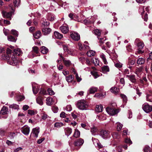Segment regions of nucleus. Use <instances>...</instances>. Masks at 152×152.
Segmentation results:
<instances>
[{
  "mask_svg": "<svg viewBox=\"0 0 152 152\" xmlns=\"http://www.w3.org/2000/svg\"><path fill=\"white\" fill-rule=\"evenodd\" d=\"M66 79L68 82H71L73 81L74 77L72 75H70L66 77Z\"/></svg>",
  "mask_w": 152,
  "mask_h": 152,
  "instance_id": "obj_37",
  "label": "nucleus"
},
{
  "mask_svg": "<svg viewBox=\"0 0 152 152\" xmlns=\"http://www.w3.org/2000/svg\"><path fill=\"white\" fill-rule=\"evenodd\" d=\"M102 69L103 72L104 73H106L107 72H109L110 70L108 66L107 65L104 66L102 67Z\"/></svg>",
  "mask_w": 152,
  "mask_h": 152,
  "instance_id": "obj_25",
  "label": "nucleus"
},
{
  "mask_svg": "<svg viewBox=\"0 0 152 152\" xmlns=\"http://www.w3.org/2000/svg\"><path fill=\"white\" fill-rule=\"evenodd\" d=\"M63 124L62 123H56L54 125L55 127L59 128L62 126Z\"/></svg>",
  "mask_w": 152,
  "mask_h": 152,
  "instance_id": "obj_48",
  "label": "nucleus"
},
{
  "mask_svg": "<svg viewBox=\"0 0 152 152\" xmlns=\"http://www.w3.org/2000/svg\"><path fill=\"white\" fill-rule=\"evenodd\" d=\"M112 136L114 138L118 139L120 137L119 135L117 132L113 133L112 134Z\"/></svg>",
  "mask_w": 152,
  "mask_h": 152,
  "instance_id": "obj_46",
  "label": "nucleus"
},
{
  "mask_svg": "<svg viewBox=\"0 0 152 152\" xmlns=\"http://www.w3.org/2000/svg\"><path fill=\"white\" fill-rule=\"evenodd\" d=\"M42 31L45 35H47L50 33L51 31V29L49 28H43Z\"/></svg>",
  "mask_w": 152,
  "mask_h": 152,
  "instance_id": "obj_22",
  "label": "nucleus"
},
{
  "mask_svg": "<svg viewBox=\"0 0 152 152\" xmlns=\"http://www.w3.org/2000/svg\"><path fill=\"white\" fill-rule=\"evenodd\" d=\"M139 12L141 13V15L142 18H143L144 21H147L148 17V15L146 13L143 16V14L144 13V9L143 7H141L139 9Z\"/></svg>",
  "mask_w": 152,
  "mask_h": 152,
  "instance_id": "obj_11",
  "label": "nucleus"
},
{
  "mask_svg": "<svg viewBox=\"0 0 152 152\" xmlns=\"http://www.w3.org/2000/svg\"><path fill=\"white\" fill-rule=\"evenodd\" d=\"M46 104L50 105L53 103V99L51 97H48L46 99Z\"/></svg>",
  "mask_w": 152,
  "mask_h": 152,
  "instance_id": "obj_23",
  "label": "nucleus"
},
{
  "mask_svg": "<svg viewBox=\"0 0 152 152\" xmlns=\"http://www.w3.org/2000/svg\"><path fill=\"white\" fill-rule=\"evenodd\" d=\"M54 35L55 37L58 39H61L63 37V35L57 31L54 32Z\"/></svg>",
  "mask_w": 152,
  "mask_h": 152,
  "instance_id": "obj_21",
  "label": "nucleus"
},
{
  "mask_svg": "<svg viewBox=\"0 0 152 152\" xmlns=\"http://www.w3.org/2000/svg\"><path fill=\"white\" fill-rule=\"evenodd\" d=\"M97 88L96 87H92L89 89V91L90 94H94L97 90Z\"/></svg>",
  "mask_w": 152,
  "mask_h": 152,
  "instance_id": "obj_28",
  "label": "nucleus"
},
{
  "mask_svg": "<svg viewBox=\"0 0 152 152\" xmlns=\"http://www.w3.org/2000/svg\"><path fill=\"white\" fill-rule=\"evenodd\" d=\"M80 135V132L77 129H76L75 130L73 137L76 138L79 137Z\"/></svg>",
  "mask_w": 152,
  "mask_h": 152,
  "instance_id": "obj_36",
  "label": "nucleus"
},
{
  "mask_svg": "<svg viewBox=\"0 0 152 152\" xmlns=\"http://www.w3.org/2000/svg\"><path fill=\"white\" fill-rule=\"evenodd\" d=\"M13 53L15 55H12L11 58V60L8 61V63L11 65L15 66L17 64L18 60L16 58V56H20L22 54V52L20 49L17 48L14 50Z\"/></svg>",
  "mask_w": 152,
  "mask_h": 152,
  "instance_id": "obj_1",
  "label": "nucleus"
},
{
  "mask_svg": "<svg viewBox=\"0 0 152 152\" xmlns=\"http://www.w3.org/2000/svg\"><path fill=\"white\" fill-rule=\"evenodd\" d=\"M11 34L14 36L18 37V32L15 30L12 29L11 31Z\"/></svg>",
  "mask_w": 152,
  "mask_h": 152,
  "instance_id": "obj_52",
  "label": "nucleus"
},
{
  "mask_svg": "<svg viewBox=\"0 0 152 152\" xmlns=\"http://www.w3.org/2000/svg\"><path fill=\"white\" fill-rule=\"evenodd\" d=\"M119 89L116 87H112L110 89L111 92L114 94H116L119 91Z\"/></svg>",
  "mask_w": 152,
  "mask_h": 152,
  "instance_id": "obj_31",
  "label": "nucleus"
},
{
  "mask_svg": "<svg viewBox=\"0 0 152 152\" xmlns=\"http://www.w3.org/2000/svg\"><path fill=\"white\" fill-rule=\"evenodd\" d=\"M85 44L82 45V44L80 42L78 44V45L80 50H88L89 49V47L88 45H86V44L88 43V42L86 41L84 42Z\"/></svg>",
  "mask_w": 152,
  "mask_h": 152,
  "instance_id": "obj_8",
  "label": "nucleus"
},
{
  "mask_svg": "<svg viewBox=\"0 0 152 152\" xmlns=\"http://www.w3.org/2000/svg\"><path fill=\"white\" fill-rule=\"evenodd\" d=\"M142 108L146 113H149L152 111V106L145 103L142 105Z\"/></svg>",
  "mask_w": 152,
  "mask_h": 152,
  "instance_id": "obj_4",
  "label": "nucleus"
},
{
  "mask_svg": "<svg viewBox=\"0 0 152 152\" xmlns=\"http://www.w3.org/2000/svg\"><path fill=\"white\" fill-rule=\"evenodd\" d=\"M47 93L46 91L44 89H41L39 93V96L41 95H46Z\"/></svg>",
  "mask_w": 152,
  "mask_h": 152,
  "instance_id": "obj_45",
  "label": "nucleus"
},
{
  "mask_svg": "<svg viewBox=\"0 0 152 152\" xmlns=\"http://www.w3.org/2000/svg\"><path fill=\"white\" fill-rule=\"evenodd\" d=\"M94 32L95 34L98 36H100V35L101 32L102 33V34L104 33V32L103 31H102L101 32L98 29H95L94 31Z\"/></svg>",
  "mask_w": 152,
  "mask_h": 152,
  "instance_id": "obj_41",
  "label": "nucleus"
},
{
  "mask_svg": "<svg viewBox=\"0 0 152 152\" xmlns=\"http://www.w3.org/2000/svg\"><path fill=\"white\" fill-rule=\"evenodd\" d=\"M95 54V52L92 50H90L88 51L87 54L88 56H94Z\"/></svg>",
  "mask_w": 152,
  "mask_h": 152,
  "instance_id": "obj_34",
  "label": "nucleus"
},
{
  "mask_svg": "<svg viewBox=\"0 0 152 152\" xmlns=\"http://www.w3.org/2000/svg\"><path fill=\"white\" fill-rule=\"evenodd\" d=\"M84 140L82 138L77 140L74 142V145L76 146H79L82 145L84 143Z\"/></svg>",
  "mask_w": 152,
  "mask_h": 152,
  "instance_id": "obj_14",
  "label": "nucleus"
},
{
  "mask_svg": "<svg viewBox=\"0 0 152 152\" xmlns=\"http://www.w3.org/2000/svg\"><path fill=\"white\" fill-rule=\"evenodd\" d=\"M98 39L99 40V43H100V45H101L104 43V42L106 40V38H99L98 37Z\"/></svg>",
  "mask_w": 152,
  "mask_h": 152,
  "instance_id": "obj_44",
  "label": "nucleus"
},
{
  "mask_svg": "<svg viewBox=\"0 0 152 152\" xmlns=\"http://www.w3.org/2000/svg\"><path fill=\"white\" fill-rule=\"evenodd\" d=\"M67 53H68L72 56H74L75 55V52L74 50L73 49H69L68 51V52Z\"/></svg>",
  "mask_w": 152,
  "mask_h": 152,
  "instance_id": "obj_47",
  "label": "nucleus"
},
{
  "mask_svg": "<svg viewBox=\"0 0 152 152\" xmlns=\"http://www.w3.org/2000/svg\"><path fill=\"white\" fill-rule=\"evenodd\" d=\"M22 132L25 135H28L30 132V128L27 126L26 125L21 128Z\"/></svg>",
  "mask_w": 152,
  "mask_h": 152,
  "instance_id": "obj_9",
  "label": "nucleus"
},
{
  "mask_svg": "<svg viewBox=\"0 0 152 152\" xmlns=\"http://www.w3.org/2000/svg\"><path fill=\"white\" fill-rule=\"evenodd\" d=\"M126 76L132 83H136V79L135 78V76L134 75H127Z\"/></svg>",
  "mask_w": 152,
  "mask_h": 152,
  "instance_id": "obj_18",
  "label": "nucleus"
},
{
  "mask_svg": "<svg viewBox=\"0 0 152 152\" xmlns=\"http://www.w3.org/2000/svg\"><path fill=\"white\" fill-rule=\"evenodd\" d=\"M91 73L94 76L95 78H96L98 77V75L96 72H91Z\"/></svg>",
  "mask_w": 152,
  "mask_h": 152,
  "instance_id": "obj_61",
  "label": "nucleus"
},
{
  "mask_svg": "<svg viewBox=\"0 0 152 152\" xmlns=\"http://www.w3.org/2000/svg\"><path fill=\"white\" fill-rule=\"evenodd\" d=\"M146 99L147 101L152 102V91H149V93L146 94Z\"/></svg>",
  "mask_w": 152,
  "mask_h": 152,
  "instance_id": "obj_17",
  "label": "nucleus"
},
{
  "mask_svg": "<svg viewBox=\"0 0 152 152\" xmlns=\"http://www.w3.org/2000/svg\"><path fill=\"white\" fill-rule=\"evenodd\" d=\"M12 12H6L3 11L2 12L3 16L4 18H11V16L12 15Z\"/></svg>",
  "mask_w": 152,
  "mask_h": 152,
  "instance_id": "obj_16",
  "label": "nucleus"
},
{
  "mask_svg": "<svg viewBox=\"0 0 152 152\" xmlns=\"http://www.w3.org/2000/svg\"><path fill=\"white\" fill-rule=\"evenodd\" d=\"M48 94L50 95H54L55 94L51 88H49L48 90Z\"/></svg>",
  "mask_w": 152,
  "mask_h": 152,
  "instance_id": "obj_53",
  "label": "nucleus"
},
{
  "mask_svg": "<svg viewBox=\"0 0 152 152\" xmlns=\"http://www.w3.org/2000/svg\"><path fill=\"white\" fill-rule=\"evenodd\" d=\"M122 145H120L116 147V150L118 152H122Z\"/></svg>",
  "mask_w": 152,
  "mask_h": 152,
  "instance_id": "obj_55",
  "label": "nucleus"
},
{
  "mask_svg": "<svg viewBox=\"0 0 152 152\" xmlns=\"http://www.w3.org/2000/svg\"><path fill=\"white\" fill-rule=\"evenodd\" d=\"M20 3V0H15L13 4L15 7H18Z\"/></svg>",
  "mask_w": 152,
  "mask_h": 152,
  "instance_id": "obj_57",
  "label": "nucleus"
},
{
  "mask_svg": "<svg viewBox=\"0 0 152 152\" xmlns=\"http://www.w3.org/2000/svg\"><path fill=\"white\" fill-rule=\"evenodd\" d=\"M71 38L74 40L78 41L80 39V36L76 32H72L70 34Z\"/></svg>",
  "mask_w": 152,
  "mask_h": 152,
  "instance_id": "obj_10",
  "label": "nucleus"
},
{
  "mask_svg": "<svg viewBox=\"0 0 152 152\" xmlns=\"http://www.w3.org/2000/svg\"><path fill=\"white\" fill-rule=\"evenodd\" d=\"M8 40L9 41L13 42H15L16 40L15 38L11 35H9L8 37Z\"/></svg>",
  "mask_w": 152,
  "mask_h": 152,
  "instance_id": "obj_43",
  "label": "nucleus"
},
{
  "mask_svg": "<svg viewBox=\"0 0 152 152\" xmlns=\"http://www.w3.org/2000/svg\"><path fill=\"white\" fill-rule=\"evenodd\" d=\"M48 115L45 113L42 114L41 117L42 118L43 120H45L48 118Z\"/></svg>",
  "mask_w": 152,
  "mask_h": 152,
  "instance_id": "obj_60",
  "label": "nucleus"
},
{
  "mask_svg": "<svg viewBox=\"0 0 152 152\" xmlns=\"http://www.w3.org/2000/svg\"><path fill=\"white\" fill-rule=\"evenodd\" d=\"M25 97L21 95H18L17 96V100L18 101H20L23 100Z\"/></svg>",
  "mask_w": 152,
  "mask_h": 152,
  "instance_id": "obj_49",
  "label": "nucleus"
},
{
  "mask_svg": "<svg viewBox=\"0 0 152 152\" xmlns=\"http://www.w3.org/2000/svg\"><path fill=\"white\" fill-rule=\"evenodd\" d=\"M135 42L137 43V46L138 48L137 52L139 53H142L143 51L140 49H142L144 46L143 42L139 39H137L135 40Z\"/></svg>",
  "mask_w": 152,
  "mask_h": 152,
  "instance_id": "obj_3",
  "label": "nucleus"
},
{
  "mask_svg": "<svg viewBox=\"0 0 152 152\" xmlns=\"http://www.w3.org/2000/svg\"><path fill=\"white\" fill-rule=\"evenodd\" d=\"M100 56V57L102 60L103 61L105 64H107V61L105 57V55L103 53H101Z\"/></svg>",
  "mask_w": 152,
  "mask_h": 152,
  "instance_id": "obj_27",
  "label": "nucleus"
},
{
  "mask_svg": "<svg viewBox=\"0 0 152 152\" xmlns=\"http://www.w3.org/2000/svg\"><path fill=\"white\" fill-rule=\"evenodd\" d=\"M39 132V128L36 127L33 129L31 134L34 137L37 138L38 137V135Z\"/></svg>",
  "mask_w": 152,
  "mask_h": 152,
  "instance_id": "obj_12",
  "label": "nucleus"
},
{
  "mask_svg": "<svg viewBox=\"0 0 152 152\" xmlns=\"http://www.w3.org/2000/svg\"><path fill=\"white\" fill-rule=\"evenodd\" d=\"M37 103L40 105H42L43 104V102L42 98L39 96L36 99Z\"/></svg>",
  "mask_w": 152,
  "mask_h": 152,
  "instance_id": "obj_29",
  "label": "nucleus"
},
{
  "mask_svg": "<svg viewBox=\"0 0 152 152\" xmlns=\"http://www.w3.org/2000/svg\"><path fill=\"white\" fill-rule=\"evenodd\" d=\"M135 61L134 60H130L129 62V64L128 65V67L131 69L132 67V66L134 64Z\"/></svg>",
  "mask_w": 152,
  "mask_h": 152,
  "instance_id": "obj_42",
  "label": "nucleus"
},
{
  "mask_svg": "<svg viewBox=\"0 0 152 152\" xmlns=\"http://www.w3.org/2000/svg\"><path fill=\"white\" fill-rule=\"evenodd\" d=\"M123 125L119 122L116 123V129L118 131H120Z\"/></svg>",
  "mask_w": 152,
  "mask_h": 152,
  "instance_id": "obj_40",
  "label": "nucleus"
},
{
  "mask_svg": "<svg viewBox=\"0 0 152 152\" xmlns=\"http://www.w3.org/2000/svg\"><path fill=\"white\" fill-rule=\"evenodd\" d=\"M9 107L15 110H18L19 109V106L15 104L10 105L9 106Z\"/></svg>",
  "mask_w": 152,
  "mask_h": 152,
  "instance_id": "obj_35",
  "label": "nucleus"
},
{
  "mask_svg": "<svg viewBox=\"0 0 152 152\" xmlns=\"http://www.w3.org/2000/svg\"><path fill=\"white\" fill-rule=\"evenodd\" d=\"M33 50L34 52L37 53L39 52V49L37 47L35 46L33 47Z\"/></svg>",
  "mask_w": 152,
  "mask_h": 152,
  "instance_id": "obj_58",
  "label": "nucleus"
},
{
  "mask_svg": "<svg viewBox=\"0 0 152 152\" xmlns=\"http://www.w3.org/2000/svg\"><path fill=\"white\" fill-rule=\"evenodd\" d=\"M92 140L94 144L96 145V144H97L98 143L99 141L98 139L95 138H92Z\"/></svg>",
  "mask_w": 152,
  "mask_h": 152,
  "instance_id": "obj_63",
  "label": "nucleus"
},
{
  "mask_svg": "<svg viewBox=\"0 0 152 152\" xmlns=\"http://www.w3.org/2000/svg\"><path fill=\"white\" fill-rule=\"evenodd\" d=\"M77 107L81 110H86L88 107V103L85 100H79L76 104Z\"/></svg>",
  "mask_w": 152,
  "mask_h": 152,
  "instance_id": "obj_2",
  "label": "nucleus"
},
{
  "mask_svg": "<svg viewBox=\"0 0 152 152\" xmlns=\"http://www.w3.org/2000/svg\"><path fill=\"white\" fill-rule=\"evenodd\" d=\"M41 52L43 54H45L48 52V49L45 47L43 46L41 48Z\"/></svg>",
  "mask_w": 152,
  "mask_h": 152,
  "instance_id": "obj_30",
  "label": "nucleus"
},
{
  "mask_svg": "<svg viewBox=\"0 0 152 152\" xmlns=\"http://www.w3.org/2000/svg\"><path fill=\"white\" fill-rule=\"evenodd\" d=\"M5 133V131L2 129H0V135L2 136L4 135Z\"/></svg>",
  "mask_w": 152,
  "mask_h": 152,
  "instance_id": "obj_59",
  "label": "nucleus"
},
{
  "mask_svg": "<svg viewBox=\"0 0 152 152\" xmlns=\"http://www.w3.org/2000/svg\"><path fill=\"white\" fill-rule=\"evenodd\" d=\"M93 17L92 18V19H86L84 20V23L86 24H88V23H93L94 22V20H92L93 19Z\"/></svg>",
  "mask_w": 152,
  "mask_h": 152,
  "instance_id": "obj_33",
  "label": "nucleus"
},
{
  "mask_svg": "<svg viewBox=\"0 0 152 152\" xmlns=\"http://www.w3.org/2000/svg\"><path fill=\"white\" fill-rule=\"evenodd\" d=\"M91 131L92 134L95 135L97 131V129L95 127H93L91 129Z\"/></svg>",
  "mask_w": 152,
  "mask_h": 152,
  "instance_id": "obj_50",
  "label": "nucleus"
},
{
  "mask_svg": "<svg viewBox=\"0 0 152 152\" xmlns=\"http://www.w3.org/2000/svg\"><path fill=\"white\" fill-rule=\"evenodd\" d=\"M58 54L59 56L62 58L63 62L66 66H69L71 64V62L69 60L66 59L62 57V54L60 53Z\"/></svg>",
  "mask_w": 152,
  "mask_h": 152,
  "instance_id": "obj_13",
  "label": "nucleus"
},
{
  "mask_svg": "<svg viewBox=\"0 0 152 152\" xmlns=\"http://www.w3.org/2000/svg\"><path fill=\"white\" fill-rule=\"evenodd\" d=\"M115 66L118 68H121L122 67V64L119 62L115 63Z\"/></svg>",
  "mask_w": 152,
  "mask_h": 152,
  "instance_id": "obj_54",
  "label": "nucleus"
},
{
  "mask_svg": "<svg viewBox=\"0 0 152 152\" xmlns=\"http://www.w3.org/2000/svg\"><path fill=\"white\" fill-rule=\"evenodd\" d=\"M41 35V33L40 31H38L34 33L33 36L36 39H38L40 37Z\"/></svg>",
  "mask_w": 152,
  "mask_h": 152,
  "instance_id": "obj_24",
  "label": "nucleus"
},
{
  "mask_svg": "<svg viewBox=\"0 0 152 152\" xmlns=\"http://www.w3.org/2000/svg\"><path fill=\"white\" fill-rule=\"evenodd\" d=\"M145 152H149L150 151V148L148 146H146L144 149Z\"/></svg>",
  "mask_w": 152,
  "mask_h": 152,
  "instance_id": "obj_64",
  "label": "nucleus"
},
{
  "mask_svg": "<svg viewBox=\"0 0 152 152\" xmlns=\"http://www.w3.org/2000/svg\"><path fill=\"white\" fill-rule=\"evenodd\" d=\"M8 111L7 110L6 107H3L0 112V113L2 115H5L7 113Z\"/></svg>",
  "mask_w": 152,
  "mask_h": 152,
  "instance_id": "obj_39",
  "label": "nucleus"
},
{
  "mask_svg": "<svg viewBox=\"0 0 152 152\" xmlns=\"http://www.w3.org/2000/svg\"><path fill=\"white\" fill-rule=\"evenodd\" d=\"M120 96L123 99V102L124 104V105H122L121 107H124V106L126 104L127 102V98L126 95L123 94H121Z\"/></svg>",
  "mask_w": 152,
  "mask_h": 152,
  "instance_id": "obj_19",
  "label": "nucleus"
},
{
  "mask_svg": "<svg viewBox=\"0 0 152 152\" xmlns=\"http://www.w3.org/2000/svg\"><path fill=\"white\" fill-rule=\"evenodd\" d=\"M125 142L129 145H131L132 144V142L129 138H126L125 140Z\"/></svg>",
  "mask_w": 152,
  "mask_h": 152,
  "instance_id": "obj_51",
  "label": "nucleus"
},
{
  "mask_svg": "<svg viewBox=\"0 0 152 152\" xmlns=\"http://www.w3.org/2000/svg\"><path fill=\"white\" fill-rule=\"evenodd\" d=\"M32 90L34 94H36L37 93L38 89L36 86H33Z\"/></svg>",
  "mask_w": 152,
  "mask_h": 152,
  "instance_id": "obj_56",
  "label": "nucleus"
},
{
  "mask_svg": "<svg viewBox=\"0 0 152 152\" xmlns=\"http://www.w3.org/2000/svg\"><path fill=\"white\" fill-rule=\"evenodd\" d=\"M66 110L68 111H70L72 110V107L71 105H67L66 107Z\"/></svg>",
  "mask_w": 152,
  "mask_h": 152,
  "instance_id": "obj_62",
  "label": "nucleus"
},
{
  "mask_svg": "<svg viewBox=\"0 0 152 152\" xmlns=\"http://www.w3.org/2000/svg\"><path fill=\"white\" fill-rule=\"evenodd\" d=\"M106 111L109 115H112L117 114L119 112V111L118 109L110 108L109 107H107L106 109Z\"/></svg>",
  "mask_w": 152,
  "mask_h": 152,
  "instance_id": "obj_5",
  "label": "nucleus"
},
{
  "mask_svg": "<svg viewBox=\"0 0 152 152\" xmlns=\"http://www.w3.org/2000/svg\"><path fill=\"white\" fill-rule=\"evenodd\" d=\"M145 62V60L142 58H139L137 61V63L138 64L141 65Z\"/></svg>",
  "mask_w": 152,
  "mask_h": 152,
  "instance_id": "obj_32",
  "label": "nucleus"
},
{
  "mask_svg": "<svg viewBox=\"0 0 152 152\" xmlns=\"http://www.w3.org/2000/svg\"><path fill=\"white\" fill-rule=\"evenodd\" d=\"M100 135L103 138H106L109 136L110 132L108 131L102 130L100 132Z\"/></svg>",
  "mask_w": 152,
  "mask_h": 152,
  "instance_id": "obj_6",
  "label": "nucleus"
},
{
  "mask_svg": "<svg viewBox=\"0 0 152 152\" xmlns=\"http://www.w3.org/2000/svg\"><path fill=\"white\" fill-rule=\"evenodd\" d=\"M103 109V106L101 105H97L96 106L95 110L97 112H101L102 111Z\"/></svg>",
  "mask_w": 152,
  "mask_h": 152,
  "instance_id": "obj_20",
  "label": "nucleus"
},
{
  "mask_svg": "<svg viewBox=\"0 0 152 152\" xmlns=\"http://www.w3.org/2000/svg\"><path fill=\"white\" fill-rule=\"evenodd\" d=\"M65 133L66 135L68 136L72 132V129L69 128H67L65 130Z\"/></svg>",
  "mask_w": 152,
  "mask_h": 152,
  "instance_id": "obj_26",
  "label": "nucleus"
},
{
  "mask_svg": "<svg viewBox=\"0 0 152 152\" xmlns=\"http://www.w3.org/2000/svg\"><path fill=\"white\" fill-rule=\"evenodd\" d=\"M12 53V50L9 48H7V54L6 55H2L1 56L2 59L4 60H11V58L10 59L9 57V54H11Z\"/></svg>",
  "mask_w": 152,
  "mask_h": 152,
  "instance_id": "obj_7",
  "label": "nucleus"
},
{
  "mask_svg": "<svg viewBox=\"0 0 152 152\" xmlns=\"http://www.w3.org/2000/svg\"><path fill=\"white\" fill-rule=\"evenodd\" d=\"M91 61L96 66L98 65L99 64V61L98 58H92Z\"/></svg>",
  "mask_w": 152,
  "mask_h": 152,
  "instance_id": "obj_38",
  "label": "nucleus"
},
{
  "mask_svg": "<svg viewBox=\"0 0 152 152\" xmlns=\"http://www.w3.org/2000/svg\"><path fill=\"white\" fill-rule=\"evenodd\" d=\"M61 31L64 34H66L69 31V28L66 25H63L60 28Z\"/></svg>",
  "mask_w": 152,
  "mask_h": 152,
  "instance_id": "obj_15",
  "label": "nucleus"
}]
</instances>
